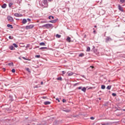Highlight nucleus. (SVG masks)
<instances>
[{
	"label": "nucleus",
	"mask_w": 125,
	"mask_h": 125,
	"mask_svg": "<svg viewBox=\"0 0 125 125\" xmlns=\"http://www.w3.org/2000/svg\"><path fill=\"white\" fill-rule=\"evenodd\" d=\"M79 83H76L75 84H74V86H76L77 85H78Z\"/></svg>",
	"instance_id": "42"
},
{
	"label": "nucleus",
	"mask_w": 125,
	"mask_h": 125,
	"mask_svg": "<svg viewBox=\"0 0 125 125\" xmlns=\"http://www.w3.org/2000/svg\"><path fill=\"white\" fill-rule=\"evenodd\" d=\"M86 52H90V47H87V50H86Z\"/></svg>",
	"instance_id": "18"
},
{
	"label": "nucleus",
	"mask_w": 125,
	"mask_h": 125,
	"mask_svg": "<svg viewBox=\"0 0 125 125\" xmlns=\"http://www.w3.org/2000/svg\"><path fill=\"white\" fill-rule=\"evenodd\" d=\"M118 9H119L121 11L123 12V8L120 5H118Z\"/></svg>",
	"instance_id": "7"
},
{
	"label": "nucleus",
	"mask_w": 125,
	"mask_h": 125,
	"mask_svg": "<svg viewBox=\"0 0 125 125\" xmlns=\"http://www.w3.org/2000/svg\"><path fill=\"white\" fill-rule=\"evenodd\" d=\"M41 84H43V82H41Z\"/></svg>",
	"instance_id": "47"
},
{
	"label": "nucleus",
	"mask_w": 125,
	"mask_h": 125,
	"mask_svg": "<svg viewBox=\"0 0 125 125\" xmlns=\"http://www.w3.org/2000/svg\"><path fill=\"white\" fill-rule=\"evenodd\" d=\"M106 87L104 85H102L101 88L102 89H104Z\"/></svg>",
	"instance_id": "24"
},
{
	"label": "nucleus",
	"mask_w": 125,
	"mask_h": 125,
	"mask_svg": "<svg viewBox=\"0 0 125 125\" xmlns=\"http://www.w3.org/2000/svg\"><path fill=\"white\" fill-rule=\"evenodd\" d=\"M13 45L16 48H18V46L17 44H16V43H13Z\"/></svg>",
	"instance_id": "22"
},
{
	"label": "nucleus",
	"mask_w": 125,
	"mask_h": 125,
	"mask_svg": "<svg viewBox=\"0 0 125 125\" xmlns=\"http://www.w3.org/2000/svg\"><path fill=\"white\" fill-rule=\"evenodd\" d=\"M9 39L10 40H13L14 39V37L13 36H9Z\"/></svg>",
	"instance_id": "29"
},
{
	"label": "nucleus",
	"mask_w": 125,
	"mask_h": 125,
	"mask_svg": "<svg viewBox=\"0 0 125 125\" xmlns=\"http://www.w3.org/2000/svg\"><path fill=\"white\" fill-rule=\"evenodd\" d=\"M26 70L27 71H28L29 72H30V69L29 68H26Z\"/></svg>",
	"instance_id": "39"
},
{
	"label": "nucleus",
	"mask_w": 125,
	"mask_h": 125,
	"mask_svg": "<svg viewBox=\"0 0 125 125\" xmlns=\"http://www.w3.org/2000/svg\"><path fill=\"white\" fill-rule=\"evenodd\" d=\"M13 5V3H10V4H9V7H11V6H12Z\"/></svg>",
	"instance_id": "31"
},
{
	"label": "nucleus",
	"mask_w": 125,
	"mask_h": 125,
	"mask_svg": "<svg viewBox=\"0 0 125 125\" xmlns=\"http://www.w3.org/2000/svg\"><path fill=\"white\" fill-rule=\"evenodd\" d=\"M62 76H63V75L66 74V72H65V71H62Z\"/></svg>",
	"instance_id": "34"
},
{
	"label": "nucleus",
	"mask_w": 125,
	"mask_h": 125,
	"mask_svg": "<svg viewBox=\"0 0 125 125\" xmlns=\"http://www.w3.org/2000/svg\"><path fill=\"white\" fill-rule=\"evenodd\" d=\"M82 91H83V92H86V88L84 87L83 88H82Z\"/></svg>",
	"instance_id": "17"
},
{
	"label": "nucleus",
	"mask_w": 125,
	"mask_h": 125,
	"mask_svg": "<svg viewBox=\"0 0 125 125\" xmlns=\"http://www.w3.org/2000/svg\"><path fill=\"white\" fill-rule=\"evenodd\" d=\"M40 45L44 46V45H45V43L44 42H41V43H40Z\"/></svg>",
	"instance_id": "16"
},
{
	"label": "nucleus",
	"mask_w": 125,
	"mask_h": 125,
	"mask_svg": "<svg viewBox=\"0 0 125 125\" xmlns=\"http://www.w3.org/2000/svg\"><path fill=\"white\" fill-rule=\"evenodd\" d=\"M35 57L37 58H40V55H37L35 56Z\"/></svg>",
	"instance_id": "30"
},
{
	"label": "nucleus",
	"mask_w": 125,
	"mask_h": 125,
	"mask_svg": "<svg viewBox=\"0 0 125 125\" xmlns=\"http://www.w3.org/2000/svg\"><path fill=\"white\" fill-rule=\"evenodd\" d=\"M7 19H8V21H10V22H13L14 21V19L13 18H12L11 16H8L7 17Z\"/></svg>",
	"instance_id": "4"
},
{
	"label": "nucleus",
	"mask_w": 125,
	"mask_h": 125,
	"mask_svg": "<svg viewBox=\"0 0 125 125\" xmlns=\"http://www.w3.org/2000/svg\"><path fill=\"white\" fill-rule=\"evenodd\" d=\"M12 72L13 73H15V69H12Z\"/></svg>",
	"instance_id": "33"
},
{
	"label": "nucleus",
	"mask_w": 125,
	"mask_h": 125,
	"mask_svg": "<svg viewBox=\"0 0 125 125\" xmlns=\"http://www.w3.org/2000/svg\"><path fill=\"white\" fill-rule=\"evenodd\" d=\"M42 23H47V21H41Z\"/></svg>",
	"instance_id": "25"
},
{
	"label": "nucleus",
	"mask_w": 125,
	"mask_h": 125,
	"mask_svg": "<svg viewBox=\"0 0 125 125\" xmlns=\"http://www.w3.org/2000/svg\"><path fill=\"white\" fill-rule=\"evenodd\" d=\"M66 102V100L65 99L62 100V102L65 103Z\"/></svg>",
	"instance_id": "41"
},
{
	"label": "nucleus",
	"mask_w": 125,
	"mask_h": 125,
	"mask_svg": "<svg viewBox=\"0 0 125 125\" xmlns=\"http://www.w3.org/2000/svg\"><path fill=\"white\" fill-rule=\"evenodd\" d=\"M90 119L91 120H94V117H91Z\"/></svg>",
	"instance_id": "37"
},
{
	"label": "nucleus",
	"mask_w": 125,
	"mask_h": 125,
	"mask_svg": "<svg viewBox=\"0 0 125 125\" xmlns=\"http://www.w3.org/2000/svg\"><path fill=\"white\" fill-rule=\"evenodd\" d=\"M49 2H52L53 0H48ZM42 6H44V8H47L48 6V4L47 0H42Z\"/></svg>",
	"instance_id": "1"
},
{
	"label": "nucleus",
	"mask_w": 125,
	"mask_h": 125,
	"mask_svg": "<svg viewBox=\"0 0 125 125\" xmlns=\"http://www.w3.org/2000/svg\"><path fill=\"white\" fill-rule=\"evenodd\" d=\"M106 40H107V41H111V39L110 38H106Z\"/></svg>",
	"instance_id": "35"
},
{
	"label": "nucleus",
	"mask_w": 125,
	"mask_h": 125,
	"mask_svg": "<svg viewBox=\"0 0 125 125\" xmlns=\"http://www.w3.org/2000/svg\"><path fill=\"white\" fill-rule=\"evenodd\" d=\"M27 22V20L25 19H23L22 20V23L23 24H26Z\"/></svg>",
	"instance_id": "10"
},
{
	"label": "nucleus",
	"mask_w": 125,
	"mask_h": 125,
	"mask_svg": "<svg viewBox=\"0 0 125 125\" xmlns=\"http://www.w3.org/2000/svg\"><path fill=\"white\" fill-rule=\"evenodd\" d=\"M61 35H59V34H56V37L57 38H61Z\"/></svg>",
	"instance_id": "14"
},
{
	"label": "nucleus",
	"mask_w": 125,
	"mask_h": 125,
	"mask_svg": "<svg viewBox=\"0 0 125 125\" xmlns=\"http://www.w3.org/2000/svg\"><path fill=\"white\" fill-rule=\"evenodd\" d=\"M16 17H21L22 15L21 14H19L18 13H15L14 15Z\"/></svg>",
	"instance_id": "6"
},
{
	"label": "nucleus",
	"mask_w": 125,
	"mask_h": 125,
	"mask_svg": "<svg viewBox=\"0 0 125 125\" xmlns=\"http://www.w3.org/2000/svg\"><path fill=\"white\" fill-rule=\"evenodd\" d=\"M125 0H120V2H122V3L125 2Z\"/></svg>",
	"instance_id": "36"
},
{
	"label": "nucleus",
	"mask_w": 125,
	"mask_h": 125,
	"mask_svg": "<svg viewBox=\"0 0 125 125\" xmlns=\"http://www.w3.org/2000/svg\"><path fill=\"white\" fill-rule=\"evenodd\" d=\"M27 21H31V20H30V19H27Z\"/></svg>",
	"instance_id": "40"
},
{
	"label": "nucleus",
	"mask_w": 125,
	"mask_h": 125,
	"mask_svg": "<svg viewBox=\"0 0 125 125\" xmlns=\"http://www.w3.org/2000/svg\"><path fill=\"white\" fill-rule=\"evenodd\" d=\"M7 27L8 28H10L11 27V28H13V26L12 25H10V24H8L7 25Z\"/></svg>",
	"instance_id": "15"
},
{
	"label": "nucleus",
	"mask_w": 125,
	"mask_h": 125,
	"mask_svg": "<svg viewBox=\"0 0 125 125\" xmlns=\"http://www.w3.org/2000/svg\"><path fill=\"white\" fill-rule=\"evenodd\" d=\"M56 21H57V20H52V21H49V22L52 23H56Z\"/></svg>",
	"instance_id": "9"
},
{
	"label": "nucleus",
	"mask_w": 125,
	"mask_h": 125,
	"mask_svg": "<svg viewBox=\"0 0 125 125\" xmlns=\"http://www.w3.org/2000/svg\"><path fill=\"white\" fill-rule=\"evenodd\" d=\"M97 26L96 25H94V28H96Z\"/></svg>",
	"instance_id": "48"
},
{
	"label": "nucleus",
	"mask_w": 125,
	"mask_h": 125,
	"mask_svg": "<svg viewBox=\"0 0 125 125\" xmlns=\"http://www.w3.org/2000/svg\"><path fill=\"white\" fill-rule=\"evenodd\" d=\"M112 95L114 97H115L116 96V94L115 93H112Z\"/></svg>",
	"instance_id": "32"
},
{
	"label": "nucleus",
	"mask_w": 125,
	"mask_h": 125,
	"mask_svg": "<svg viewBox=\"0 0 125 125\" xmlns=\"http://www.w3.org/2000/svg\"><path fill=\"white\" fill-rule=\"evenodd\" d=\"M51 19L53 20V19H54V17L53 16H49V19L51 20Z\"/></svg>",
	"instance_id": "19"
},
{
	"label": "nucleus",
	"mask_w": 125,
	"mask_h": 125,
	"mask_svg": "<svg viewBox=\"0 0 125 125\" xmlns=\"http://www.w3.org/2000/svg\"><path fill=\"white\" fill-rule=\"evenodd\" d=\"M42 27L45 28L46 29H52L53 28V25L51 24H46L43 25H42Z\"/></svg>",
	"instance_id": "2"
},
{
	"label": "nucleus",
	"mask_w": 125,
	"mask_h": 125,
	"mask_svg": "<svg viewBox=\"0 0 125 125\" xmlns=\"http://www.w3.org/2000/svg\"><path fill=\"white\" fill-rule=\"evenodd\" d=\"M6 7V4H3L2 6V8H5Z\"/></svg>",
	"instance_id": "20"
},
{
	"label": "nucleus",
	"mask_w": 125,
	"mask_h": 125,
	"mask_svg": "<svg viewBox=\"0 0 125 125\" xmlns=\"http://www.w3.org/2000/svg\"><path fill=\"white\" fill-rule=\"evenodd\" d=\"M42 49H47V47H42L40 48V50H42Z\"/></svg>",
	"instance_id": "13"
},
{
	"label": "nucleus",
	"mask_w": 125,
	"mask_h": 125,
	"mask_svg": "<svg viewBox=\"0 0 125 125\" xmlns=\"http://www.w3.org/2000/svg\"><path fill=\"white\" fill-rule=\"evenodd\" d=\"M9 49H10L11 50H13L15 49V48L13 46H11L9 47Z\"/></svg>",
	"instance_id": "12"
},
{
	"label": "nucleus",
	"mask_w": 125,
	"mask_h": 125,
	"mask_svg": "<svg viewBox=\"0 0 125 125\" xmlns=\"http://www.w3.org/2000/svg\"><path fill=\"white\" fill-rule=\"evenodd\" d=\"M111 88V86H107V87H106V88L108 89V90H110Z\"/></svg>",
	"instance_id": "28"
},
{
	"label": "nucleus",
	"mask_w": 125,
	"mask_h": 125,
	"mask_svg": "<svg viewBox=\"0 0 125 125\" xmlns=\"http://www.w3.org/2000/svg\"><path fill=\"white\" fill-rule=\"evenodd\" d=\"M93 30H94L93 33H95L96 31L94 28L93 29Z\"/></svg>",
	"instance_id": "46"
},
{
	"label": "nucleus",
	"mask_w": 125,
	"mask_h": 125,
	"mask_svg": "<svg viewBox=\"0 0 125 125\" xmlns=\"http://www.w3.org/2000/svg\"><path fill=\"white\" fill-rule=\"evenodd\" d=\"M57 80L58 81H62V77H59V78H58L57 79Z\"/></svg>",
	"instance_id": "23"
},
{
	"label": "nucleus",
	"mask_w": 125,
	"mask_h": 125,
	"mask_svg": "<svg viewBox=\"0 0 125 125\" xmlns=\"http://www.w3.org/2000/svg\"><path fill=\"white\" fill-rule=\"evenodd\" d=\"M8 65L13 66V62L9 63Z\"/></svg>",
	"instance_id": "26"
},
{
	"label": "nucleus",
	"mask_w": 125,
	"mask_h": 125,
	"mask_svg": "<svg viewBox=\"0 0 125 125\" xmlns=\"http://www.w3.org/2000/svg\"><path fill=\"white\" fill-rule=\"evenodd\" d=\"M22 59L24 60H28L25 57H22Z\"/></svg>",
	"instance_id": "38"
},
{
	"label": "nucleus",
	"mask_w": 125,
	"mask_h": 125,
	"mask_svg": "<svg viewBox=\"0 0 125 125\" xmlns=\"http://www.w3.org/2000/svg\"><path fill=\"white\" fill-rule=\"evenodd\" d=\"M51 104V103L49 101H47V102H44V104L45 105H49Z\"/></svg>",
	"instance_id": "8"
},
{
	"label": "nucleus",
	"mask_w": 125,
	"mask_h": 125,
	"mask_svg": "<svg viewBox=\"0 0 125 125\" xmlns=\"http://www.w3.org/2000/svg\"><path fill=\"white\" fill-rule=\"evenodd\" d=\"M35 27V25L33 24H31L29 25H26L25 26V29L26 30H28V29H31L32 28H33Z\"/></svg>",
	"instance_id": "3"
},
{
	"label": "nucleus",
	"mask_w": 125,
	"mask_h": 125,
	"mask_svg": "<svg viewBox=\"0 0 125 125\" xmlns=\"http://www.w3.org/2000/svg\"><path fill=\"white\" fill-rule=\"evenodd\" d=\"M90 67H91L92 69L94 68V66H91Z\"/></svg>",
	"instance_id": "45"
},
{
	"label": "nucleus",
	"mask_w": 125,
	"mask_h": 125,
	"mask_svg": "<svg viewBox=\"0 0 125 125\" xmlns=\"http://www.w3.org/2000/svg\"><path fill=\"white\" fill-rule=\"evenodd\" d=\"M74 73L71 71H68L67 73V74H66V76L68 77L71 76Z\"/></svg>",
	"instance_id": "5"
},
{
	"label": "nucleus",
	"mask_w": 125,
	"mask_h": 125,
	"mask_svg": "<svg viewBox=\"0 0 125 125\" xmlns=\"http://www.w3.org/2000/svg\"><path fill=\"white\" fill-rule=\"evenodd\" d=\"M56 100H57V101H58V102H60V101L59 100V99H56Z\"/></svg>",
	"instance_id": "44"
},
{
	"label": "nucleus",
	"mask_w": 125,
	"mask_h": 125,
	"mask_svg": "<svg viewBox=\"0 0 125 125\" xmlns=\"http://www.w3.org/2000/svg\"><path fill=\"white\" fill-rule=\"evenodd\" d=\"M83 56H84V54H83V53H81V54H80L79 55V57H83Z\"/></svg>",
	"instance_id": "27"
},
{
	"label": "nucleus",
	"mask_w": 125,
	"mask_h": 125,
	"mask_svg": "<svg viewBox=\"0 0 125 125\" xmlns=\"http://www.w3.org/2000/svg\"><path fill=\"white\" fill-rule=\"evenodd\" d=\"M69 42H71V38L70 37H67V39L66 40Z\"/></svg>",
	"instance_id": "11"
},
{
	"label": "nucleus",
	"mask_w": 125,
	"mask_h": 125,
	"mask_svg": "<svg viewBox=\"0 0 125 125\" xmlns=\"http://www.w3.org/2000/svg\"><path fill=\"white\" fill-rule=\"evenodd\" d=\"M123 110H124V111H125V109H123Z\"/></svg>",
	"instance_id": "49"
},
{
	"label": "nucleus",
	"mask_w": 125,
	"mask_h": 125,
	"mask_svg": "<svg viewBox=\"0 0 125 125\" xmlns=\"http://www.w3.org/2000/svg\"><path fill=\"white\" fill-rule=\"evenodd\" d=\"M64 111L65 112H67V113H69V112H70V110H69V109H66V110H64Z\"/></svg>",
	"instance_id": "21"
},
{
	"label": "nucleus",
	"mask_w": 125,
	"mask_h": 125,
	"mask_svg": "<svg viewBox=\"0 0 125 125\" xmlns=\"http://www.w3.org/2000/svg\"><path fill=\"white\" fill-rule=\"evenodd\" d=\"M82 87H81V86L80 87H78V89H79V90L82 89Z\"/></svg>",
	"instance_id": "43"
}]
</instances>
